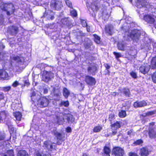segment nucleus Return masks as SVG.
Returning a JSON list of instances; mask_svg holds the SVG:
<instances>
[{
  "label": "nucleus",
  "mask_w": 156,
  "mask_h": 156,
  "mask_svg": "<svg viewBox=\"0 0 156 156\" xmlns=\"http://www.w3.org/2000/svg\"><path fill=\"white\" fill-rule=\"evenodd\" d=\"M0 8L2 10L6 11L8 15H12L15 10V7L12 3H5L2 2L1 3Z\"/></svg>",
  "instance_id": "obj_1"
},
{
  "label": "nucleus",
  "mask_w": 156,
  "mask_h": 156,
  "mask_svg": "<svg viewBox=\"0 0 156 156\" xmlns=\"http://www.w3.org/2000/svg\"><path fill=\"white\" fill-rule=\"evenodd\" d=\"M128 37L131 38L133 41H136L139 38L140 36V31L137 30H131L128 32Z\"/></svg>",
  "instance_id": "obj_2"
},
{
  "label": "nucleus",
  "mask_w": 156,
  "mask_h": 156,
  "mask_svg": "<svg viewBox=\"0 0 156 156\" xmlns=\"http://www.w3.org/2000/svg\"><path fill=\"white\" fill-rule=\"evenodd\" d=\"M148 134L151 138L156 137V126L154 125V122L149 123Z\"/></svg>",
  "instance_id": "obj_3"
},
{
  "label": "nucleus",
  "mask_w": 156,
  "mask_h": 156,
  "mask_svg": "<svg viewBox=\"0 0 156 156\" xmlns=\"http://www.w3.org/2000/svg\"><path fill=\"white\" fill-rule=\"evenodd\" d=\"M48 103V100L44 97H41L37 101L38 105L41 108L47 106Z\"/></svg>",
  "instance_id": "obj_4"
},
{
  "label": "nucleus",
  "mask_w": 156,
  "mask_h": 156,
  "mask_svg": "<svg viewBox=\"0 0 156 156\" xmlns=\"http://www.w3.org/2000/svg\"><path fill=\"white\" fill-rule=\"evenodd\" d=\"M53 73L50 72L45 71L44 72L42 76V80L45 82H48L50 79L54 77Z\"/></svg>",
  "instance_id": "obj_5"
},
{
  "label": "nucleus",
  "mask_w": 156,
  "mask_h": 156,
  "mask_svg": "<svg viewBox=\"0 0 156 156\" xmlns=\"http://www.w3.org/2000/svg\"><path fill=\"white\" fill-rule=\"evenodd\" d=\"M112 152L115 156H123L124 154V150L122 148L118 147L114 148Z\"/></svg>",
  "instance_id": "obj_6"
},
{
  "label": "nucleus",
  "mask_w": 156,
  "mask_h": 156,
  "mask_svg": "<svg viewBox=\"0 0 156 156\" xmlns=\"http://www.w3.org/2000/svg\"><path fill=\"white\" fill-rule=\"evenodd\" d=\"M51 6L54 9L59 10L62 6V2L58 1H53L51 2Z\"/></svg>",
  "instance_id": "obj_7"
},
{
  "label": "nucleus",
  "mask_w": 156,
  "mask_h": 156,
  "mask_svg": "<svg viewBox=\"0 0 156 156\" xmlns=\"http://www.w3.org/2000/svg\"><path fill=\"white\" fill-rule=\"evenodd\" d=\"M150 68V65L147 64H144L141 66L140 68V71L143 73H147L149 70Z\"/></svg>",
  "instance_id": "obj_8"
},
{
  "label": "nucleus",
  "mask_w": 156,
  "mask_h": 156,
  "mask_svg": "<svg viewBox=\"0 0 156 156\" xmlns=\"http://www.w3.org/2000/svg\"><path fill=\"white\" fill-rule=\"evenodd\" d=\"M43 146L48 150L55 149L56 147L55 146L51 144L50 141L49 140L44 141Z\"/></svg>",
  "instance_id": "obj_9"
},
{
  "label": "nucleus",
  "mask_w": 156,
  "mask_h": 156,
  "mask_svg": "<svg viewBox=\"0 0 156 156\" xmlns=\"http://www.w3.org/2000/svg\"><path fill=\"white\" fill-rule=\"evenodd\" d=\"M10 77L7 73L5 71L0 70V80H7Z\"/></svg>",
  "instance_id": "obj_10"
},
{
  "label": "nucleus",
  "mask_w": 156,
  "mask_h": 156,
  "mask_svg": "<svg viewBox=\"0 0 156 156\" xmlns=\"http://www.w3.org/2000/svg\"><path fill=\"white\" fill-rule=\"evenodd\" d=\"M43 16L48 20H52L54 19V13L51 11H46L44 14Z\"/></svg>",
  "instance_id": "obj_11"
},
{
  "label": "nucleus",
  "mask_w": 156,
  "mask_h": 156,
  "mask_svg": "<svg viewBox=\"0 0 156 156\" xmlns=\"http://www.w3.org/2000/svg\"><path fill=\"white\" fill-rule=\"evenodd\" d=\"M111 127L112 132V134L113 135H114L116 133H117L116 130L117 129L120 127V125L119 122H117L115 123L112 124L111 126Z\"/></svg>",
  "instance_id": "obj_12"
},
{
  "label": "nucleus",
  "mask_w": 156,
  "mask_h": 156,
  "mask_svg": "<svg viewBox=\"0 0 156 156\" xmlns=\"http://www.w3.org/2000/svg\"><path fill=\"white\" fill-rule=\"evenodd\" d=\"M147 103L144 101H137L134 103L133 104L134 106L136 108L146 106Z\"/></svg>",
  "instance_id": "obj_13"
},
{
  "label": "nucleus",
  "mask_w": 156,
  "mask_h": 156,
  "mask_svg": "<svg viewBox=\"0 0 156 156\" xmlns=\"http://www.w3.org/2000/svg\"><path fill=\"white\" fill-rule=\"evenodd\" d=\"M85 81L87 84L90 85H94L96 82L95 79L89 76H86Z\"/></svg>",
  "instance_id": "obj_14"
},
{
  "label": "nucleus",
  "mask_w": 156,
  "mask_h": 156,
  "mask_svg": "<svg viewBox=\"0 0 156 156\" xmlns=\"http://www.w3.org/2000/svg\"><path fill=\"white\" fill-rule=\"evenodd\" d=\"M18 28L15 26H12L9 27V32L12 35L16 34L18 32Z\"/></svg>",
  "instance_id": "obj_15"
},
{
  "label": "nucleus",
  "mask_w": 156,
  "mask_h": 156,
  "mask_svg": "<svg viewBox=\"0 0 156 156\" xmlns=\"http://www.w3.org/2000/svg\"><path fill=\"white\" fill-rule=\"evenodd\" d=\"M105 31L110 35H112L114 32L113 26L111 25H108L106 26Z\"/></svg>",
  "instance_id": "obj_16"
},
{
  "label": "nucleus",
  "mask_w": 156,
  "mask_h": 156,
  "mask_svg": "<svg viewBox=\"0 0 156 156\" xmlns=\"http://www.w3.org/2000/svg\"><path fill=\"white\" fill-rule=\"evenodd\" d=\"M144 20L148 23L152 24L154 23V20L151 16L149 15H147L144 16Z\"/></svg>",
  "instance_id": "obj_17"
},
{
  "label": "nucleus",
  "mask_w": 156,
  "mask_h": 156,
  "mask_svg": "<svg viewBox=\"0 0 156 156\" xmlns=\"http://www.w3.org/2000/svg\"><path fill=\"white\" fill-rule=\"evenodd\" d=\"M8 117V113L5 111L2 112L0 113V122H3V120H6V117Z\"/></svg>",
  "instance_id": "obj_18"
},
{
  "label": "nucleus",
  "mask_w": 156,
  "mask_h": 156,
  "mask_svg": "<svg viewBox=\"0 0 156 156\" xmlns=\"http://www.w3.org/2000/svg\"><path fill=\"white\" fill-rule=\"evenodd\" d=\"M65 115H63L62 113H60L59 116H57V118L58 119V122L60 124L66 118V117L64 116Z\"/></svg>",
  "instance_id": "obj_19"
},
{
  "label": "nucleus",
  "mask_w": 156,
  "mask_h": 156,
  "mask_svg": "<svg viewBox=\"0 0 156 156\" xmlns=\"http://www.w3.org/2000/svg\"><path fill=\"white\" fill-rule=\"evenodd\" d=\"M13 115L16 118V121L19 122L21 120L22 118L21 114L19 112H16L13 113Z\"/></svg>",
  "instance_id": "obj_20"
},
{
  "label": "nucleus",
  "mask_w": 156,
  "mask_h": 156,
  "mask_svg": "<svg viewBox=\"0 0 156 156\" xmlns=\"http://www.w3.org/2000/svg\"><path fill=\"white\" fill-rule=\"evenodd\" d=\"M146 1L145 0H142L140 1H138L136 3V5L138 8H141L146 5Z\"/></svg>",
  "instance_id": "obj_21"
},
{
  "label": "nucleus",
  "mask_w": 156,
  "mask_h": 156,
  "mask_svg": "<svg viewBox=\"0 0 156 156\" xmlns=\"http://www.w3.org/2000/svg\"><path fill=\"white\" fill-rule=\"evenodd\" d=\"M141 155L142 156H147L148 153V150L146 148H143L140 150Z\"/></svg>",
  "instance_id": "obj_22"
},
{
  "label": "nucleus",
  "mask_w": 156,
  "mask_h": 156,
  "mask_svg": "<svg viewBox=\"0 0 156 156\" xmlns=\"http://www.w3.org/2000/svg\"><path fill=\"white\" fill-rule=\"evenodd\" d=\"M104 151V153L103 154V156H110L109 153L111 150L108 147H105Z\"/></svg>",
  "instance_id": "obj_23"
},
{
  "label": "nucleus",
  "mask_w": 156,
  "mask_h": 156,
  "mask_svg": "<svg viewBox=\"0 0 156 156\" xmlns=\"http://www.w3.org/2000/svg\"><path fill=\"white\" fill-rule=\"evenodd\" d=\"M64 116L66 117L67 121L69 122H72L74 121V119L73 117V116L72 115L70 114H66Z\"/></svg>",
  "instance_id": "obj_24"
},
{
  "label": "nucleus",
  "mask_w": 156,
  "mask_h": 156,
  "mask_svg": "<svg viewBox=\"0 0 156 156\" xmlns=\"http://www.w3.org/2000/svg\"><path fill=\"white\" fill-rule=\"evenodd\" d=\"M156 113V111L154 110L148 112L146 113H144L143 115L144 117H147L148 116H151Z\"/></svg>",
  "instance_id": "obj_25"
},
{
  "label": "nucleus",
  "mask_w": 156,
  "mask_h": 156,
  "mask_svg": "<svg viewBox=\"0 0 156 156\" xmlns=\"http://www.w3.org/2000/svg\"><path fill=\"white\" fill-rule=\"evenodd\" d=\"M52 133L57 137V139L61 140L62 139L61 134L57 131L53 130L52 131Z\"/></svg>",
  "instance_id": "obj_26"
},
{
  "label": "nucleus",
  "mask_w": 156,
  "mask_h": 156,
  "mask_svg": "<svg viewBox=\"0 0 156 156\" xmlns=\"http://www.w3.org/2000/svg\"><path fill=\"white\" fill-rule=\"evenodd\" d=\"M126 47V45L124 42L118 43V48L119 50H124Z\"/></svg>",
  "instance_id": "obj_27"
},
{
  "label": "nucleus",
  "mask_w": 156,
  "mask_h": 156,
  "mask_svg": "<svg viewBox=\"0 0 156 156\" xmlns=\"http://www.w3.org/2000/svg\"><path fill=\"white\" fill-rule=\"evenodd\" d=\"M18 156H28V154L25 150L20 151L17 154Z\"/></svg>",
  "instance_id": "obj_28"
},
{
  "label": "nucleus",
  "mask_w": 156,
  "mask_h": 156,
  "mask_svg": "<svg viewBox=\"0 0 156 156\" xmlns=\"http://www.w3.org/2000/svg\"><path fill=\"white\" fill-rule=\"evenodd\" d=\"M151 66L152 69H156V56L153 57L152 59Z\"/></svg>",
  "instance_id": "obj_29"
},
{
  "label": "nucleus",
  "mask_w": 156,
  "mask_h": 156,
  "mask_svg": "<svg viewBox=\"0 0 156 156\" xmlns=\"http://www.w3.org/2000/svg\"><path fill=\"white\" fill-rule=\"evenodd\" d=\"M121 91L123 92L126 96L128 97L129 96L130 92L128 88H124L121 90Z\"/></svg>",
  "instance_id": "obj_30"
},
{
  "label": "nucleus",
  "mask_w": 156,
  "mask_h": 156,
  "mask_svg": "<svg viewBox=\"0 0 156 156\" xmlns=\"http://www.w3.org/2000/svg\"><path fill=\"white\" fill-rule=\"evenodd\" d=\"M63 94L66 98H67L70 94V92L69 90L66 88H64L63 89Z\"/></svg>",
  "instance_id": "obj_31"
},
{
  "label": "nucleus",
  "mask_w": 156,
  "mask_h": 156,
  "mask_svg": "<svg viewBox=\"0 0 156 156\" xmlns=\"http://www.w3.org/2000/svg\"><path fill=\"white\" fill-rule=\"evenodd\" d=\"M11 58L12 60H13L18 62H21L22 61V58L17 56L12 55L11 57Z\"/></svg>",
  "instance_id": "obj_32"
},
{
  "label": "nucleus",
  "mask_w": 156,
  "mask_h": 156,
  "mask_svg": "<svg viewBox=\"0 0 156 156\" xmlns=\"http://www.w3.org/2000/svg\"><path fill=\"white\" fill-rule=\"evenodd\" d=\"M102 127L101 126H98L94 127L93 129V131L95 133L99 132L102 130Z\"/></svg>",
  "instance_id": "obj_33"
},
{
  "label": "nucleus",
  "mask_w": 156,
  "mask_h": 156,
  "mask_svg": "<svg viewBox=\"0 0 156 156\" xmlns=\"http://www.w3.org/2000/svg\"><path fill=\"white\" fill-rule=\"evenodd\" d=\"M126 113L125 111L121 110L119 112V115L120 118H124L126 116Z\"/></svg>",
  "instance_id": "obj_34"
},
{
  "label": "nucleus",
  "mask_w": 156,
  "mask_h": 156,
  "mask_svg": "<svg viewBox=\"0 0 156 156\" xmlns=\"http://www.w3.org/2000/svg\"><path fill=\"white\" fill-rule=\"evenodd\" d=\"M96 70V67L95 66L89 67L88 68V71L91 73H93Z\"/></svg>",
  "instance_id": "obj_35"
},
{
  "label": "nucleus",
  "mask_w": 156,
  "mask_h": 156,
  "mask_svg": "<svg viewBox=\"0 0 156 156\" xmlns=\"http://www.w3.org/2000/svg\"><path fill=\"white\" fill-rule=\"evenodd\" d=\"M93 36L94 37V40L95 42L97 44H99L100 43V37L96 34H94Z\"/></svg>",
  "instance_id": "obj_36"
},
{
  "label": "nucleus",
  "mask_w": 156,
  "mask_h": 156,
  "mask_svg": "<svg viewBox=\"0 0 156 156\" xmlns=\"http://www.w3.org/2000/svg\"><path fill=\"white\" fill-rule=\"evenodd\" d=\"M14 153L13 151L12 150L8 151L7 154H4L2 156H13Z\"/></svg>",
  "instance_id": "obj_37"
},
{
  "label": "nucleus",
  "mask_w": 156,
  "mask_h": 156,
  "mask_svg": "<svg viewBox=\"0 0 156 156\" xmlns=\"http://www.w3.org/2000/svg\"><path fill=\"white\" fill-rule=\"evenodd\" d=\"M66 5L71 9H72V5L71 2L69 0H64Z\"/></svg>",
  "instance_id": "obj_38"
},
{
  "label": "nucleus",
  "mask_w": 156,
  "mask_h": 156,
  "mask_svg": "<svg viewBox=\"0 0 156 156\" xmlns=\"http://www.w3.org/2000/svg\"><path fill=\"white\" fill-rule=\"evenodd\" d=\"M61 22L62 24L66 25L68 24V20L67 18H64L61 20Z\"/></svg>",
  "instance_id": "obj_39"
},
{
  "label": "nucleus",
  "mask_w": 156,
  "mask_h": 156,
  "mask_svg": "<svg viewBox=\"0 0 156 156\" xmlns=\"http://www.w3.org/2000/svg\"><path fill=\"white\" fill-rule=\"evenodd\" d=\"M72 9H73V8ZM70 13L71 16L73 17H76L77 15L76 11L74 9L70 10Z\"/></svg>",
  "instance_id": "obj_40"
},
{
  "label": "nucleus",
  "mask_w": 156,
  "mask_h": 156,
  "mask_svg": "<svg viewBox=\"0 0 156 156\" xmlns=\"http://www.w3.org/2000/svg\"><path fill=\"white\" fill-rule=\"evenodd\" d=\"M60 105L67 107L69 106V103L68 101H62L60 104Z\"/></svg>",
  "instance_id": "obj_41"
},
{
  "label": "nucleus",
  "mask_w": 156,
  "mask_h": 156,
  "mask_svg": "<svg viewBox=\"0 0 156 156\" xmlns=\"http://www.w3.org/2000/svg\"><path fill=\"white\" fill-rule=\"evenodd\" d=\"M152 79L153 82L156 83V72L154 73L152 75Z\"/></svg>",
  "instance_id": "obj_42"
},
{
  "label": "nucleus",
  "mask_w": 156,
  "mask_h": 156,
  "mask_svg": "<svg viewBox=\"0 0 156 156\" xmlns=\"http://www.w3.org/2000/svg\"><path fill=\"white\" fill-rule=\"evenodd\" d=\"M35 155L36 156H46V155L44 154L41 152L37 151L36 152Z\"/></svg>",
  "instance_id": "obj_43"
},
{
  "label": "nucleus",
  "mask_w": 156,
  "mask_h": 156,
  "mask_svg": "<svg viewBox=\"0 0 156 156\" xmlns=\"http://www.w3.org/2000/svg\"><path fill=\"white\" fill-rule=\"evenodd\" d=\"M36 95L35 93L34 92L31 94V99L33 101H35V98H34Z\"/></svg>",
  "instance_id": "obj_44"
},
{
  "label": "nucleus",
  "mask_w": 156,
  "mask_h": 156,
  "mask_svg": "<svg viewBox=\"0 0 156 156\" xmlns=\"http://www.w3.org/2000/svg\"><path fill=\"white\" fill-rule=\"evenodd\" d=\"M11 89V87L10 86L5 87L2 88V90L5 91H9Z\"/></svg>",
  "instance_id": "obj_45"
},
{
  "label": "nucleus",
  "mask_w": 156,
  "mask_h": 156,
  "mask_svg": "<svg viewBox=\"0 0 156 156\" xmlns=\"http://www.w3.org/2000/svg\"><path fill=\"white\" fill-rule=\"evenodd\" d=\"M114 118V114L112 113L109 115V119L110 121H112Z\"/></svg>",
  "instance_id": "obj_46"
},
{
  "label": "nucleus",
  "mask_w": 156,
  "mask_h": 156,
  "mask_svg": "<svg viewBox=\"0 0 156 156\" xmlns=\"http://www.w3.org/2000/svg\"><path fill=\"white\" fill-rule=\"evenodd\" d=\"M143 143V141L141 140H139L135 142L134 143L136 145H139Z\"/></svg>",
  "instance_id": "obj_47"
},
{
  "label": "nucleus",
  "mask_w": 156,
  "mask_h": 156,
  "mask_svg": "<svg viewBox=\"0 0 156 156\" xmlns=\"http://www.w3.org/2000/svg\"><path fill=\"white\" fill-rule=\"evenodd\" d=\"M113 54L115 55L116 58H119L121 56V54L119 53H116L114 52H113Z\"/></svg>",
  "instance_id": "obj_48"
},
{
  "label": "nucleus",
  "mask_w": 156,
  "mask_h": 156,
  "mask_svg": "<svg viewBox=\"0 0 156 156\" xmlns=\"http://www.w3.org/2000/svg\"><path fill=\"white\" fill-rule=\"evenodd\" d=\"M19 85V82L17 81H15L12 84V86L13 87H16Z\"/></svg>",
  "instance_id": "obj_49"
},
{
  "label": "nucleus",
  "mask_w": 156,
  "mask_h": 156,
  "mask_svg": "<svg viewBox=\"0 0 156 156\" xmlns=\"http://www.w3.org/2000/svg\"><path fill=\"white\" fill-rule=\"evenodd\" d=\"M6 123L8 125L9 128L12 130H13V128L12 127V125L10 124V122H6Z\"/></svg>",
  "instance_id": "obj_50"
},
{
  "label": "nucleus",
  "mask_w": 156,
  "mask_h": 156,
  "mask_svg": "<svg viewBox=\"0 0 156 156\" xmlns=\"http://www.w3.org/2000/svg\"><path fill=\"white\" fill-rule=\"evenodd\" d=\"M91 9L94 12L97 11L98 9V7L96 6L92 5L91 7Z\"/></svg>",
  "instance_id": "obj_51"
},
{
  "label": "nucleus",
  "mask_w": 156,
  "mask_h": 156,
  "mask_svg": "<svg viewBox=\"0 0 156 156\" xmlns=\"http://www.w3.org/2000/svg\"><path fill=\"white\" fill-rule=\"evenodd\" d=\"M130 74L131 76L134 78H136L137 77L136 73L133 72H132Z\"/></svg>",
  "instance_id": "obj_52"
},
{
  "label": "nucleus",
  "mask_w": 156,
  "mask_h": 156,
  "mask_svg": "<svg viewBox=\"0 0 156 156\" xmlns=\"http://www.w3.org/2000/svg\"><path fill=\"white\" fill-rule=\"evenodd\" d=\"M82 24L84 27H86L87 26V24L86 21L84 20H81Z\"/></svg>",
  "instance_id": "obj_53"
},
{
  "label": "nucleus",
  "mask_w": 156,
  "mask_h": 156,
  "mask_svg": "<svg viewBox=\"0 0 156 156\" xmlns=\"http://www.w3.org/2000/svg\"><path fill=\"white\" fill-rule=\"evenodd\" d=\"M129 156H138L137 154L135 153L130 152L129 153Z\"/></svg>",
  "instance_id": "obj_54"
},
{
  "label": "nucleus",
  "mask_w": 156,
  "mask_h": 156,
  "mask_svg": "<svg viewBox=\"0 0 156 156\" xmlns=\"http://www.w3.org/2000/svg\"><path fill=\"white\" fill-rule=\"evenodd\" d=\"M5 137L4 134L0 133V140H3Z\"/></svg>",
  "instance_id": "obj_55"
},
{
  "label": "nucleus",
  "mask_w": 156,
  "mask_h": 156,
  "mask_svg": "<svg viewBox=\"0 0 156 156\" xmlns=\"http://www.w3.org/2000/svg\"><path fill=\"white\" fill-rule=\"evenodd\" d=\"M153 45V50L156 52V43H154Z\"/></svg>",
  "instance_id": "obj_56"
},
{
  "label": "nucleus",
  "mask_w": 156,
  "mask_h": 156,
  "mask_svg": "<svg viewBox=\"0 0 156 156\" xmlns=\"http://www.w3.org/2000/svg\"><path fill=\"white\" fill-rule=\"evenodd\" d=\"M66 131L68 133H70L71 131V129L69 127H68L66 129Z\"/></svg>",
  "instance_id": "obj_57"
},
{
  "label": "nucleus",
  "mask_w": 156,
  "mask_h": 156,
  "mask_svg": "<svg viewBox=\"0 0 156 156\" xmlns=\"http://www.w3.org/2000/svg\"><path fill=\"white\" fill-rule=\"evenodd\" d=\"M3 18L2 17L0 19V25H2L3 24Z\"/></svg>",
  "instance_id": "obj_58"
},
{
  "label": "nucleus",
  "mask_w": 156,
  "mask_h": 156,
  "mask_svg": "<svg viewBox=\"0 0 156 156\" xmlns=\"http://www.w3.org/2000/svg\"><path fill=\"white\" fill-rule=\"evenodd\" d=\"M4 98V95L3 93H0V99H2Z\"/></svg>",
  "instance_id": "obj_59"
},
{
  "label": "nucleus",
  "mask_w": 156,
  "mask_h": 156,
  "mask_svg": "<svg viewBox=\"0 0 156 156\" xmlns=\"http://www.w3.org/2000/svg\"><path fill=\"white\" fill-rule=\"evenodd\" d=\"M0 46H1L2 47L1 48H0V49H3L5 47V46H4V45L2 44L1 43H0Z\"/></svg>",
  "instance_id": "obj_60"
},
{
  "label": "nucleus",
  "mask_w": 156,
  "mask_h": 156,
  "mask_svg": "<svg viewBox=\"0 0 156 156\" xmlns=\"http://www.w3.org/2000/svg\"><path fill=\"white\" fill-rule=\"evenodd\" d=\"M48 92V89H44V92L45 94H46Z\"/></svg>",
  "instance_id": "obj_61"
},
{
  "label": "nucleus",
  "mask_w": 156,
  "mask_h": 156,
  "mask_svg": "<svg viewBox=\"0 0 156 156\" xmlns=\"http://www.w3.org/2000/svg\"><path fill=\"white\" fill-rule=\"evenodd\" d=\"M87 29L88 32H90V27L87 26Z\"/></svg>",
  "instance_id": "obj_62"
},
{
  "label": "nucleus",
  "mask_w": 156,
  "mask_h": 156,
  "mask_svg": "<svg viewBox=\"0 0 156 156\" xmlns=\"http://www.w3.org/2000/svg\"><path fill=\"white\" fill-rule=\"evenodd\" d=\"M106 68L107 69H109L110 68V66L108 64H106L105 65Z\"/></svg>",
  "instance_id": "obj_63"
},
{
  "label": "nucleus",
  "mask_w": 156,
  "mask_h": 156,
  "mask_svg": "<svg viewBox=\"0 0 156 156\" xmlns=\"http://www.w3.org/2000/svg\"><path fill=\"white\" fill-rule=\"evenodd\" d=\"M57 144L58 145H60L61 144V141H58L57 142Z\"/></svg>",
  "instance_id": "obj_64"
}]
</instances>
